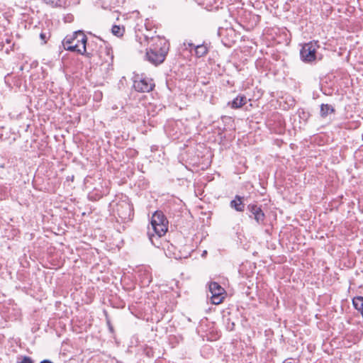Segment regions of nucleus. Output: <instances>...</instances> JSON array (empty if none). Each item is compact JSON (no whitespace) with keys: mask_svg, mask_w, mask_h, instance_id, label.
<instances>
[{"mask_svg":"<svg viewBox=\"0 0 363 363\" xmlns=\"http://www.w3.org/2000/svg\"><path fill=\"white\" fill-rule=\"evenodd\" d=\"M62 45L65 50L70 52H76L80 55L91 58L95 52L91 47L96 48V43L87 42V37L82 30L74 31L72 35H67L63 39Z\"/></svg>","mask_w":363,"mask_h":363,"instance_id":"f257e3e1","label":"nucleus"},{"mask_svg":"<svg viewBox=\"0 0 363 363\" xmlns=\"http://www.w3.org/2000/svg\"><path fill=\"white\" fill-rule=\"evenodd\" d=\"M149 43L145 58L152 65L158 66L164 62L170 44L164 37L159 35L151 37Z\"/></svg>","mask_w":363,"mask_h":363,"instance_id":"f03ea898","label":"nucleus"},{"mask_svg":"<svg viewBox=\"0 0 363 363\" xmlns=\"http://www.w3.org/2000/svg\"><path fill=\"white\" fill-rule=\"evenodd\" d=\"M150 224L153 233L150 232V229L147 232L149 239L152 244L158 247L157 242L159 239L164 235L168 230L169 221L164 214L161 211H156L152 216Z\"/></svg>","mask_w":363,"mask_h":363,"instance_id":"7ed1b4c3","label":"nucleus"},{"mask_svg":"<svg viewBox=\"0 0 363 363\" xmlns=\"http://www.w3.org/2000/svg\"><path fill=\"white\" fill-rule=\"evenodd\" d=\"M320 48L318 40H312L305 43L300 50L301 59L306 63H311L316 60V52Z\"/></svg>","mask_w":363,"mask_h":363,"instance_id":"20e7f679","label":"nucleus"},{"mask_svg":"<svg viewBox=\"0 0 363 363\" xmlns=\"http://www.w3.org/2000/svg\"><path fill=\"white\" fill-rule=\"evenodd\" d=\"M247 211L248 217L255 221L257 225H264L266 219V215L262 210V205H259L257 201H254L247 205Z\"/></svg>","mask_w":363,"mask_h":363,"instance_id":"39448f33","label":"nucleus"},{"mask_svg":"<svg viewBox=\"0 0 363 363\" xmlns=\"http://www.w3.org/2000/svg\"><path fill=\"white\" fill-rule=\"evenodd\" d=\"M155 84L152 78L146 76H135L133 81V87L138 92H150L154 89Z\"/></svg>","mask_w":363,"mask_h":363,"instance_id":"423d86ee","label":"nucleus"},{"mask_svg":"<svg viewBox=\"0 0 363 363\" xmlns=\"http://www.w3.org/2000/svg\"><path fill=\"white\" fill-rule=\"evenodd\" d=\"M209 291L211 294V299L213 304L218 305L223 301L226 292L218 283L216 281L211 282L209 284Z\"/></svg>","mask_w":363,"mask_h":363,"instance_id":"0eeeda50","label":"nucleus"},{"mask_svg":"<svg viewBox=\"0 0 363 363\" xmlns=\"http://www.w3.org/2000/svg\"><path fill=\"white\" fill-rule=\"evenodd\" d=\"M116 212L123 222L131 220L134 216L133 204L122 201L117 205Z\"/></svg>","mask_w":363,"mask_h":363,"instance_id":"6e6552de","label":"nucleus"},{"mask_svg":"<svg viewBox=\"0 0 363 363\" xmlns=\"http://www.w3.org/2000/svg\"><path fill=\"white\" fill-rule=\"evenodd\" d=\"M92 49L95 52L94 56L97 55L102 60V62H107L108 64L113 62V50L109 45H105L104 47L101 45L99 50H96L94 48Z\"/></svg>","mask_w":363,"mask_h":363,"instance_id":"1a4fd4ad","label":"nucleus"},{"mask_svg":"<svg viewBox=\"0 0 363 363\" xmlns=\"http://www.w3.org/2000/svg\"><path fill=\"white\" fill-rule=\"evenodd\" d=\"M245 198L240 195H235L230 202V206L238 212H243L245 208Z\"/></svg>","mask_w":363,"mask_h":363,"instance_id":"9d476101","label":"nucleus"},{"mask_svg":"<svg viewBox=\"0 0 363 363\" xmlns=\"http://www.w3.org/2000/svg\"><path fill=\"white\" fill-rule=\"evenodd\" d=\"M36 32L38 33V35L40 40L41 45H45L52 36V32L50 28L41 27L36 28Z\"/></svg>","mask_w":363,"mask_h":363,"instance_id":"9b49d317","label":"nucleus"},{"mask_svg":"<svg viewBox=\"0 0 363 363\" xmlns=\"http://www.w3.org/2000/svg\"><path fill=\"white\" fill-rule=\"evenodd\" d=\"M189 47L191 51L193 49L195 50V55L197 57H202L208 52V48L205 43L195 45L194 43H189Z\"/></svg>","mask_w":363,"mask_h":363,"instance_id":"f8f14e48","label":"nucleus"},{"mask_svg":"<svg viewBox=\"0 0 363 363\" xmlns=\"http://www.w3.org/2000/svg\"><path fill=\"white\" fill-rule=\"evenodd\" d=\"M247 102V97L243 94H239L233 101H229L228 106L233 109H238L245 105Z\"/></svg>","mask_w":363,"mask_h":363,"instance_id":"ddd939ff","label":"nucleus"},{"mask_svg":"<svg viewBox=\"0 0 363 363\" xmlns=\"http://www.w3.org/2000/svg\"><path fill=\"white\" fill-rule=\"evenodd\" d=\"M335 113V109L332 105L328 104H322L320 105V115L321 118H325L330 113Z\"/></svg>","mask_w":363,"mask_h":363,"instance_id":"4468645a","label":"nucleus"},{"mask_svg":"<svg viewBox=\"0 0 363 363\" xmlns=\"http://www.w3.org/2000/svg\"><path fill=\"white\" fill-rule=\"evenodd\" d=\"M52 8H62L67 6V0H42Z\"/></svg>","mask_w":363,"mask_h":363,"instance_id":"2eb2a0df","label":"nucleus"},{"mask_svg":"<svg viewBox=\"0 0 363 363\" xmlns=\"http://www.w3.org/2000/svg\"><path fill=\"white\" fill-rule=\"evenodd\" d=\"M112 33L117 37H122L125 33V27L113 25L111 28Z\"/></svg>","mask_w":363,"mask_h":363,"instance_id":"dca6fc26","label":"nucleus"},{"mask_svg":"<svg viewBox=\"0 0 363 363\" xmlns=\"http://www.w3.org/2000/svg\"><path fill=\"white\" fill-rule=\"evenodd\" d=\"M16 363H35V361L30 357L20 355L17 357Z\"/></svg>","mask_w":363,"mask_h":363,"instance_id":"f3484780","label":"nucleus"},{"mask_svg":"<svg viewBox=\"0 0 363 363\" xmlns=\"http://www.w3.org/2000/svg\"><path fill=\"white\" fill-rule=\"evenodd\" d=\"M225 326L228 330L233 331L235 329V324L234 322H232L230 318H228Z\"/></svg>","mask_w":363,"mask_h":363,"instance_id":"a211bd4d","label":"nucleus"},{"mask_svg":"<svg viewBox=\"0 0 363 363\" xmlns=\"http://www.w3.org/2000/svg\"><path fill=\"white\" fill-rule=\"evenodd\" d=\"M103 96L102 92L101 91H96L94 92V99L95 101H100L101 100Z\"/></svg>","mask_w":363,"mask_h":363,"instance_id":"6ab92c4d","label":"nucleus"},{"mask_svg":"<svg viewBox=\"0 0 363 363\" xmlns=\"http://www.w3.org/2000/svg\"><path fill=\"white\" fill-rule=\"evenodd\" d=\"M106 323H107V325L108 327V329L111 332V333H113L114 331V329H113V327L111 323V320L108 316V314L106 313Z\"/></svg>","mask_w":363,"mask_h":363,"instance_id":"aec40b11","label":"nucleus"},{"mask_svg":"<svg viewBox=\"0 0 363 363\" xmlns=\"http://www.w3.org/2000/svg\"><path fill=\"white\" fill-rule=\"evenodd\" d=\"M298 112L300 117L302 118L307 119L309 117V113H306L303 109H302L301 111H299Z\"/></svg>","mask_w":363,"mask_h":363,"instance_id":"412c9836","label":"nucleus"},{"mask_svg":"<svg viewBox=\"0 0 363 363\" xmlns=\"http://www.w3.org/2000/svg\"><path fill=\"white\" fill-rule=\"evenodd\" d=\"M104 4L111 6L113 4V0H101Z\"/></svg>","mask_w":363,"mask_h":363,"instance_id":"4be33fe9","label":"nucleus"},{"mask_svg":"<svg viewBox=\"0 0 363 363\" xmlns=\"http://www.w3.org/2000/svg\"><path fill=\"white\" fill-rule=\"evenodd\" d=\"M40 363H54V362H52L50 359H44V360L41 361Z\"/></svg>","mask_w":363,"mask_h":363,"instance_id":"5701e85b","label":"nucleus"},{"mask_svg":"<svg viewBox=\"0 0 363 363\" xmlns=\"http://www.w3.org/2000/svg\"><path fill=\"white\" fill-rule=\"evenodd\" d=\"M282 363H293L291 362V359H286Z\"/></svg>","mask_w":363,"mask_h":363,"instance_id":"b1692460","label":"nucleus"},{"mask_svg":"<svg viewBox=\"0 0 363 363\" xmlns=\"http://www.w3.org/2000/svg\"><path fill=\"white\" fill-rule=\"evenodd\" d=\"M11 40L10 38H6L5 40V43H6V44H9V43H11Z\"/></svg>","mask_w":363,"mask_h":363,"instance_id":"393cba45","label":"nucleus"},{"mask_svg":"<svg viewBox=\"0 0 363 363\" xmlns=\"http://www.w3.org/2000/svg\"><path fill=\"white\" fill-rule=\"evenodd\" d=\"M145 39H146L147 40H148V38H147V35H145Z\"/></svg>","mask_w":363,"mask_h":363,"instance_id":"a878e982","label":"nucleus"},{"mask_svg":"<svg viewBox=\"0 0 363 363\" xmlns=\"http://www.w3.org/2000/svg\"><path fill=\"white\" fill-rule=\"evenodd\" d=\"M89 197L90 199H92V196L89 195Z\"/></svg>","mask_w":363,"mask_h":363,"instance_id":"bb28decb","label":"nucleus"}]
</instances>
